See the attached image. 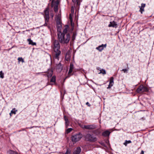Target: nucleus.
Instances as JSON below:
<instances>
[{
    "label": "nucleus",
    "instance_id": "1",
    "mask_svg": "<svg viewBox=\"0 0 154 154\" xmlns=\"http://www.w3.org/2000/svg\"><path fill=\"white\" fill-rule=\"evenodd\" d=\"M51 47L54 51L53 57L54 59L59 60V56L61 54L60 45L59 42L58 41L54 40L52 44Z\"/></svg>",
    "mask_w": 154,
    "mask_h": 154
},
{
    "label": "nucleus",
    "instance_id": "2",
    "mask_svg": "<svg viewBox=\"0 0 154 154\" xmlns=\"http://www.w3.org/2000/svg\"><path fill=\"white\" fill-rule=\"evenodd\" d=\"M58 39L59 42L63 44H67L69 42L70 36L69 33L66 35L63 34H57Z\"/></svg>",
    "mask_w": 154,
    "mask_h": 154
},
{
    "label": "nucleus",
    "instance_id": "3",
    "mask_svg": "<svg viewBox=\"0 0 154 154\" xmlns=\"http://www.w3.org/2000/svg\"><path fill=\"white\" fill-rule=\"evenodd\" d=\"M85 140L90 142L94 143L97 140V138L93 134L87 133L84 136Z\"/></svg>",
    "mask_w": 154,
    "mask_h": 154
},
{
    "label": "nucleus",
    "instance_id": "4",
    "mask_svg": "<svg viewBox=\"0 0 154 154\" xmlns=\"http://www.w3.org/2000/svg\"><path fill=\"white\" fill-rule=\"evenodd\" d=\"M82 137V134L81 133H79L78 134L73 135L72 136V141L73 143H75L80 140Z\"/></svg>",
    "mask_w": 154,
    "mask_h": 154
},
{
    "label": "nucleus",
    "instance_id": "5",
    "mask_svg": "<svg viewBox=\"0 0 154 154\" xmlns=\"http://www.w3.org/2000/svg\"><path fill=\"white\" fill-rule=\"evenodd\" d=\"M148 91V88L143 85L140 86L136 90L137 92L139 93H142L144 92H147Z\"/></svg>",
    "mask_w": 154,
    "mask_h": 154
},
{
    "label": "nucleus",
    "instance_id": "6",
    "mask_svg": "<svg viewBox=\"0 0 154 154\" xmlns=\"http://www.w3.org/2000/svg\"><path fill=\"white\" fill-rule=\"evenodd\" d=\"M97 127V125L94 124L91 125H84L82 128L88 130H92L96 128Z\"/></svg>",
    "mask_w": 154,
    "mask_h": 154
},
{
    "label": "nucleus",
    "instance_id": "7",
    "mask_svg": "<svg viewBox=\"0 0 154 154\" xmlns=\"http://www.w3.org/2000/svg\"><path fill=\"white\" fill-rule=\"evenodd\" d=\"M74 65L72 63L70 64V68L67 75L65 77V80L67 78L70 77L71 75H73L72 72L74 71Z\"/></svg>",
    "mask_w": 154,
    "mask_h": 154
},
{
    "label": "nucleus",
    "instance_id": "8",
    "mask_svg": "<svg viewBox=\"0 0 154 154\" xmlns=\"http://www.w3.org/2000/svg\"><path fill=\"white\" fill-rule=\"evenodd\" d=\"M57 27L58 29L61 28L62 26L61 24V17L60 15L58 14L57 16L56 19Z\"/></svg>",
    "mask_w": 154,
    "mask_h": 154
},
{
    "label": "nucleus",
    "instance_id": "9",
    "mask_svg": "<svg viewBox=\"0 0 154 154\" xmlns=\"http://www.w3.org/2000/svg\"><path fill=\"white\" fill-rule=\"evenodd\" d=\"M45 15L44 17L45 20L46 22L49 21V9L47 8L44 11Z\"/></svg>",
    "mask_w": 154,
    "mask_h": 154
},
{
    "label": "nucleus",
    "instance_id": "10",
    "mask_svg": "<svg viewBox=\"0 0 154 154\" xmlns=\"http://www.w3.org/2000/svg\"><path fill=\"white\" fill-rule=\"evenodd\" d=\"M109 27H112L116 28L117 27V23L114 21L110 22L108 26Z\"/></svg>",
    "mask_w": 154,
    "mask_h": 154
},
{
    "label": "nucleus",
    "instance_id": "11",
    "mask_svg": "<svg viewBox=\"0 0 154 154\" xmlns=\"http://www.w3.org/2000/svg\"><path fill=\"white\" fill-rule=\"evenodd\" d=\"M106 44H102L100 45L96 48V49L99 50L100 51H101L104 49V48H106Z\"/></svg>",
    "mask_w": 154,
    "mask_h": 154
},
{
    "label": "nucleus",
    "instance_id": "12",
    "mask_svg": "<svg viewBox=\"0 0 154 154\" xmlns=\"http://www.w3.org/2000/svg\"><path fill=\"white\" fill-rule=\"evenodd\" d=\"M69 28V26L67 25H66L65 26V28L63 30L62 32H61L60 33V34H63L64 35H66L67 34L68 29Z\"/></svg>",
    "mask_w": 154,
    "mask_h": 154
},
{
    "label": "nucleus",
    "instance_id": "13",
    "mask_svg": "<svg viewBox=\"0 0 154 154\" xmlns=\"http://www.w3.org/2000/svg\"><path fill=\"white\" fill-rule=\"evenodd\" d=\"M64 119L65 121V125L66 128H67L69 126L70 124L69 121L66 116H64Z\"/></svg>",
    "mask_w": 154,
    "mask_h": 154
},
{
    "label": "nucleus",
    "instance_id": "14",
    "mask_svg": "<svg viewBox=\"0 0 154 154\" xmlns=\"http://www.w3.org/2000/svg\"><path fill=\"white\" fill-rule=\"evenodd\" d=\"M113 78L112 77L110 78V79L108 87L107 88L108 89L110 88L113 85Z\"/></svg>",
    "mask_w": 154,
    "mask_h": 154
},
{
    "label": "nucleus",
    "instance_id": "15",
    "mask_svg": "<svg viewBox=\"0 0 154 154\" xmlns=\"http://www.w3.org/2000/svg\"><path fill=\"white\" fill-rule=\"evenodd\" d=\"M146 4H145L142 3L141 4V6H139L140 10V12L142 14L143 11H144V8L145 7Z\"/></svg>",
    "mask_w": 154,
    "mask_h": 154
},
{
    "label": "nucleus",
    "instance_id": "16",
    "mask_svg": "<svg viewBox=\"0 0 154 154\" xmlns=\"http://www.w3.org/2000/svg\"><path fill=\"white\" fill-rule=\"evenodd\" d=\"M72 1L75 5H76V7H79L80 5L81 0H72Z\"/></svg>",
    "mask_w": 154,
    "mask_h": 154
},
{
    "label": "nucleus",
    "instance_id": "17",
    "mask_svg": "<svg viewBox=\"0 0 154 154\" xmlns=\"http://www.w3.org/2000/svg\"><path fill=\"white\" fill-rule=\"evenodd\" d=\"M81 151V149L80 147H78L76 150L73 152V154H79Z\"/></svg>",
    "mask_w": 154,
    "mask_h": 154
},
{
    "label": "nucleus",
    "instance_id": "18",
    "mask_svg": "<svg viewBox=\"0 0 154 154\" xmlns=\"http://www.w3.org/2000/svg\"><path fill=\"white\" fill-rule=\"evenodd\" d=\"M110 132L108 130H106L104 131L102 134V135L104 137H107L109 136Z\"/></svg>",
    "mask_w": 154,
    "mask_h": 154
},
{
    "label": "nucleus",
    "instance_id": "19",
    "mask_svg": "<svg viewBox=\"0 0 154 154\" xmlns=\"http://www.w3.org/2000/svg\"><path fill=\"white\" fill-rule=\"evenodd\" d=\"M71 55L69 53H67L66 54L65 59L67 61H69L70 59Z\"/></svg>",
    "mask_w": 154,
    "mask_h": 154
},
{
    "label": "nucleus",
    "instance_id": "20",
    "mask_svg": "<svg viewBox=\"0 0 154 154\" xmlns=\"http://www.w3.org/2000/svg\"><path fill=\"white\" fill-rule=\"evenodd\" d=\"M47 77L48 78H50L52 75L53 71L51 70H49L48 72H46Z\"/></svg>",
    "mask_w": 154,
    "mask_h": 154
},
{
    "label": "nucleus",
    "instance_id": "21",
    "mask_svg": "<svg viewBox=\"0 0 154 154\" xmlns=\"http://www.w3.org/2000/svg\"><path fill=\"white\" fill-rule=\"evenodd\" d=\"M56 69H57L59 70L60 71H61L62 70L63 66L60 63L57 65Z\"/></svg>",
    "mask_w": 154,
    "mask_h": 154
},
{
    "label": "nucleus",
    "instance_id": "22",
    "mask_svg": "<svg viewBox=\"0 0 154 154\" xmlns=\"http://www.w3.org/2000/svg\"><path fill=\"white\" fill-rule=\"evenodd\" d=\"M27 41L29 42V45H36V43L35 42H33L32 41V40L30 38H29L27 39Z\"/></svg>",
    "mask_w": 154,
    "mask_h": 154
},
{
    "label": "nucleus",
    "instance_id": "23",
    "mask_svg": "<svg viewBox=\"0 0 154 154\" xmlns=\"http://www.w3.org/2000/svg\"><path fill=\"white\" fill-rule=\"evenodd\" d=\"M8 154H18L16 152L14 151L11 150L8 151Z\"/></svg>",
    "mask_w": 154,
    "mask_h": 154
},
{
    "label": "nucleus",
    "instance_id": "24",
    "mask_svg": "<svg viewBox=\"0 0 154 154\" xmlns=\"http://www.w3.org/2000/svg\"><path fill=\"white\" fill-rule=\"evenodd\" d=\"M77 35V33L75 32H73L72 37V41H73L75 40V39L76 36Z\"/></svg>",
    "mask_w": 154,
    "mask_h": 154
},
{
    "label": "nucleus",
    "instance_id": "25",
    "mask_svg": "<svg viewBox=\"0 0 154 154\" xmlns=\"http://www.w3.org/2000/svg\"><path fill=\"white\" fill-rule=\"evenodd\" d=\"M100 130L99 129H96L93 131V133L97 135L100 134Z\"/></svg>",
    "mask_w": 154,
    "mask_h": 154
},
{
    "label": "nucleus",
    "instance_id": "26",
    "mask_svg": "<svg viewBox=\"0 0 154 154\" xmlns=\"http://www.w3.org/2000/svg\"><path fill=\"white\" fill-rule=\"evenodd\" d=\"M100 72H99V74H102L103 75H105L106 74V71L104 69H102L100 70Z\"/></svg>",
    "mask_w": 154,
    "mask_h": 154
},
{
    "label": "nucleus",
    "instance_id": "27",
    "mask_svg": "<svg viewBox=\"0 0 154 154\" xmlns=\"http://www.w3.org/2000/svg\"><path fill=\"white\" fill-rule=\"evenodd\" d=\"M56 82V76H53L51 78V80L50 82L55 83Z\"/></svg>",
    "mask_w": 154,
    "mask_h": 154
},
{
    "label": "nucleus",
    "instance_id": "28",
    "mask_svg": "<svg viewBox=\"0 0 154 154\" xmlns=\"http://www.w3.org/2000/svg\"><path fill=\"white\" fill-rule=\"evenodd\" d=\"M131 143V141L130 140H125V142L123 143V144L125 146H126L128 144Z\"/></svg>",
    "mask_w": 154,
    "mask_h": 154
},
{
    "label": "nucleus",
    "instance_id": "29",
    "mask_svg": "<svg viewBox=\"0 0 154 154\" xmlns=\"http://www.w3.org/2000/svg\"><path fill=\"white\" fill-rule=\"evenodd\" d=\"M72 130V129L71 128H68L65 131V133L66 134H68L70 132H71Z\"/></svg>",
    "mask_w": 154,
    "mask_h": 154
},
{
    "label": "nucleus",
    "instance_id": "30",
    "mask_svg": "<svg viewBox=\"0 0 154 154\" xmlns=\"http://www.w3.org/2000/svg\"><path fill=\"white\" fill-rule=\"evenodd\" d=\"M0 77L2 79L4 77V74L2 72V71H0Z\"/></svg>",
    "mask_w": 154,
    "mask_h": 154
},
{
    "label": "nucleus",
    "instance_id": "31",
    "mask_svg": "<svg viewBox=\"0 0 154 154\" xmlns=\"http://www.w3.org/2000/svg\"><path fill=\"white\" fill-rule=\"evenodd\" d=\"M15 110V108L13 109L11 111V113L15 114L16 113V112H17V110Z\"/></svg>",
    "mask_w": 154,
    "mask_h": 154
},
{
    "label": "nucleus",
    "instance_id": "32",
    "mask_svg": "<svg viewBox=\"0 0 154 154\" xmlns=\"http://www.w3.org/2000/svg\"><path fill=\"white\" fill-rule=\"evenodd\" d=\"M18 60L19 62L21 61L23 63L24 62L23 59L21 57H18Z\"/></svg>",
    "mask_w": 154,
    "mask_h": 154
},
{
    "label": "nucleus",
    "instance_id": "33",
    "mask_svg": "<svg viewBox=\"0 0 154 154\" xmlns=\"http://www.w3.org/2000/svg\"><path fill=\"white\" fill-rule=\"evenodd\" d=\"M70 153L71 150L69 149H68L65 154H70Z\"/></svg>",
    "mask_w": 154,
    "mask_h": 154
},
{
    "label": "nucleus",
    "instance_id": "34",
    "mask_svg": "<svg viewBox=\"0 0 154 154\" xmlns=\"http://www.w3.org/2000/svg\"><path fill=\"white\" fill-rule=\"evenodd\" d=\"M129 69V68L128 69H123L122 70V71H123L124 73H127Z\"/></svg>",
    "mask_w": 154,
    "mask_h": 154
},
{
    "label": "nucleus",
    "instance_id": "35",
    "mask_svg": "<svg viewBox=\"0 0 154 154\" xmlns=\"http://www.w3.org/2000/svg\"><path fill=\"white\" fill-rule=\"evenodd\" d=\"M45 20V23L44 24L43 26H48V29H50V27H49V26H48V23H48V21L46 22V20Z\"/></svg>",
    "mask_w": 154,
    "mask_h": 154
},
{
    "label": "nucleus",
    "instance_id": "36",
    "mask_svg": "<svg viewBox=\"0 0 154 154\" xmlns=\"http://www.w3.org/2000/svg\"><path fill=\"white\" fill-rule=\"evenodd\" d=\"M99 143L103 146H105V143L102 142V141H101V142H99Z\"/></svg>",
    "mask_w": 154,
    "mask_h": 154
},
{
    "label": "nucleus",
    "instance_id": "37",
    "mask_svg": "<svg viewBox=\"0 0 154 154\" xmlns=\"http://www.w3.org/2000/svg\"><path fill=\"white\" fill-rule=\"evenodd\" d=\"M74 7L73 6L71 7V11L72 13H73L74 12Z\"/></svg>",
    "mask_w": 154,
    "mask_h": 154
},
{
    "label": "nucleus",
    "instance_id": "38",
    "mask_svg": "<svg viewBox=\"0 0 154 154\" xmlns=\"http://www.w3.org/2000/svg\"><path fill=\"white\" fill-rule=\"evenodd\" d=\"M86 104L89 107L90 106H91V104L88 102H87L86 103Z\"/></svg>",
    "mask_w": 154,
    "mask_h": 154
},
{
    "label": "nucleus",
    "instance_id": "39",
    "mask_svg": "<svg viewBox=\"0 0 154 154\" xmlns=\"http://www.w3.org/2000/svg\"><path fill=\"white\" fill-rule=\"evenodd\" d=\"M34 126H32V127H27L26 128V129H31V128H34Z\"/></svg>",
    "mask_w": 154,
    "mask_h": 154
},
{
    "label": "nucleus",
    "instance_id": "40",
    "mask_svg": "<svg viewBox=\"0 0 154 154\" xmlns=\"http://www.w3.org/2000/svg\"><path fill=\"white\" fill-rule=\"evenodd\" d=\"M140 154H144V152L143 150L141 151Z\"/></svg>",
    "mask_w": 154,
    "mask_h": 154
},
{
    "label": "nucleus",
    "instance_id": "41",
    "mask_svg": "<svg viewBox=\"0 0 154 154\" xmlns=\"http://www.w3.org/2000/svg\"><path fill=\"white\" fill-rule=\"evenodd\" d=\"M42 75H43L46 76H47V75L46 72H45V74H43Z\"/></svg>",
    "mask_w": 154,
    "mask_h": 154
},
{
    "label": "nucleus",
    "instance_id": "42",
    "mask_svg": "<svg viewBox=\"0 0 154 154\" xmlns=\"http://www.w3.org/2000/svg\"><path fill=\"white\" fill-rule=\"evenodd\" d=\"M25 129H26V128H23L21 130H20L19 131H25Z\"/></svg>",
    "mask_w": 154,
    "mask_h": 154
},
{
    "label": "nucleus",
    "instance_id": "43",
    "mask_svg": "<svg viewBox=\"0 0 154 154\" xmlns=\"http://www.w3.org/2000/svg\"><path fill=\"white\" fill-rule=\"evenodd\" d=\"M97 69L98 70H99L100 69H101L100 67H97Z\"/></svg>",
    "mask_w": 154,
    "mask_h": 154
},
{
    "label": "nucleus",
    "instance_id": "44",
    "mask_svg": "<svg viewBox=\"0 0 154 154\" xmlns=\"http://www.w3.org/2000/svg\"><path fill=\"white\" fill-rule=\"evenodd\" d=\"M41 73H40V72H38V73H36V75H39V74H40Z\"/></svg>",
    "mask_w": 154,
    "mask_h": 154
},
{
    "label": "nucleus",
    "instance_id": "45",
    "mask_svg": "<svg viewBox=\"0 0 154 154\" xmlns=\"http://www.w3.org/2000/svg\"><path fill=\"white\" fill-rule=\"evenodd\" d=\"M71 14H70V15H69V18H70V19H71Z\"/></svg>",
    "mask_w": 154,
    "mask_h": 154
},
{
    "label": "nucleus",
    "instance_id": "46",
    "mask_svg": "<svg viewBox=\"0 0 154 154\" xmlns=\"http://www.w3.org/2000/svg\"><path fill=\"white\" fill-rule=\"evenodd\" d=\"M11 112L10 113V116H11Z\"/></svg>",
    "mask_w": 154,
    "mask_h": 154
}]
</instances>
